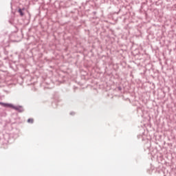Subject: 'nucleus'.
Returning a JSON list of instances; mask_svg holds the SVG:
<instances>
[{
    "instance_id": "nucleus-2",
    "label": "nucleus",
    "mask_w": 176,
    "mask_h": 176,
    "mask_svg": "<svg viewBox=\"0 0 176 176\" xmlns=\"http://www.w3.org/2000/svg\"><path fill=\"white\" fill-rule=\"evenodd\" d=\"M28 123H34V119L32 118H29L28 120Z\"/></svg>"
},
{
    "instance_id": "nucleus-3",
    "label": "nucleus",
    "mask_w": 176,
    "mask_h": 176,
    "mask_svg": "<svg viewBox=\"0 0 176 176\" xmlns=\"http://www.w3.org/2000/svg\"><path fill=\"white\" fill-rule=\"evenodd\" d=\"M19 13H20L21 16H24V13L23 12V11L21 10V9L19 10Z\"/></svg>"
},
{
    "instance_id": "nucleus-1",
    "label": "nucleus",
    "mask_w": 176,
    "mask_h": 176,
    "mask_svg": "<svg viewBox=\"0 0 176 176\" xmlns=\"http://www.w3.org/2000/svg\"><path fill=\"white\" fill-rule=\"evenodd\" d=\"M0 105L6 108H12V109H15V111H20V108H21V107H16L9 103L0 102Z\"/></svg>"
}]
</instances>
